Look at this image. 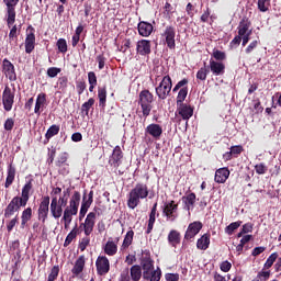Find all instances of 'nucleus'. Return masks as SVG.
<instances>
[{"label": "nucleus", "mask_w": 281, "mask_h": 281, "mask_svg": "<svg viewBox=\"0 0 281 281\" xmlns=\"http://www.w3.org/2000/svg\"><path fill=\"white\" fill-rule=\"evenodd\" d=\"M148 198V186L144 183H137L128 193L127 207L135 210L140 203V199Z\"/></svg>", "instance_id": "nucleus-1"}, {"label": "nucleus", "mask_w": 281, "mask_h": 281, "mask_svg": "<svg viewBox=\"0 0 281 281\" xmlns=\"http://www.w3.org/2000/svg\"><path fill=\"white\" fill-rule=\"evenodd\" d=\"M80 192L75 191L69 200V204L65 207L63 220L74 221V216H78V209L80 207Z\"/></svg>", "instance_id": "nucleus-2"}, {"label": "nucleus", "mask_w": 281, "mask_h": 281, "mask_svg": "<svg viewBox=\"0 0 281 281\" xmlns=\"http://www.w3.org/2000/svg\"><path fill=\"white\" fill-rule=\"evenodd\" d=\"M153 101L154 95L149 90L140 91L138 104L140 105L144 117H148V115H150V111H153Z\"/></svg>", "instance_id": "nucleus-3"}, {"label": "nucleus", "mask_w": 281, "mask_h": 281, "mask_svg": "<svg viewBox=\"0 0 281 281\" xmlns=\"http://www.w3.org/2000/svg\"><path fill=\"white\" fill-rule=\"evenodd\" d=\"M170 91H172V79L170 76H165L159 86L156 87V95L159 100H166L170 95Z\"/></svg>", "instance_id": "nucleus-4"}, {"label": "nucleus", "mask_w": 281, "mask_h": 281, "mask_svg": "<svg viewBox=\"0 0 281 281\" xmlns=\"http://www.w3.org/2000/svg\"><path fill=\"white\" fill-rule=\"evenodd\" d=\"M7 7V25L12 27L16 21V5H19V0H3Z\"/></svg>", "instance_id": "nucleus-5"}, {"label": "nucleus", "mask_w": 281, "mask_h": 281, "mask_svg": "<svg viewBox=\"0 0 281 281\" xmlns=\"http://www.w3.org/2000/svg\"><path fill=\"white\" fill-rule=\"evenodd\" d=\"M140 267L143 269V279L150 280V276L157 270H155V265L150 255L145 254L140 259Z\"/></svg>", "instance_id": "nucleus-6"}, {"label": "nucleus", "mask_w": 281, "mask_h": 281, "mask_svg": "<svg viewBox=\"0 0 281 281\" xmlns=\"http://www.w3.org/2000/svg\"><path fill=\"white\" fill-rule=\"evenodd\" d=\"M2 104L4 111H12V106H14V89L12 90L10 87L5 86L2 92Z\"/></svg>", "instance_id": "nucleus-7"}, {"label": "nucleus", "mask_w": 281, "mask_h": 281, "mask_svg": "<svg viewBox=\"0 0 281 281\" xmlns=\"http://www.w3.org/2000/svg\"><path fill=\"white\" fill-rule=\"evenodd\" d=\"M49 196L46 195L42 199L40 206L37 209V218L42 223H45L47 221V216H49Z\"/></svg>", "instance_id": "nucleus-8"}, {"label": "nucleus", "mask_w": 281, "mask_h": 281, "mask_svg": "<svg viewBox=\"0 0 281 281\" xmlns=\"http://www.w3.org/2000/svg\"><path fill=\"white\" fill-rule=\"evenodd\" d=\"M95 218H97V213L95 212H90L85 222L81 223L80 227H83V232L86 236H91L93 234V228L95 227Z\"/></svg>", "instance_id": "nucleus-9"}, {"label": "nucleus", "mask_w": 281, "mask_h": 281, "mask_svg": "<svg viewBox=\"0 0 281 281\" xmlns=\"http://www.w3.org/2000/svg\"><path fill=\"white\" fill-rule=\"evenodd\" d=\"M21 207H23V204H21L19 196H14L4 209V218H11L14 216V212H19Z\"/></svg>", "instance_id": "nucleus-10"}, {"label": "nucleus", "mask_w": 281, "mask_h": 281, "mask_svg": "<svg viewBox=\"0 0 281 281\" xmlns=\"http://www.w3.org/2000/svg\"><path fill=\"white\" fill-rule=\"evenodd\" d=\"M95 266L99 276H106V273L111 271V263L109 262V258H106V256H99L95 261Z\"/></svg>", "instance_id": "nucleus-11"}, {"label": "nucleus", "mask_w": 281, "mask_h": 281, "mask_svg": "<svg viewBox=\"0 0 281 281\" xmlns=\"http://www.w3.org/2000/svg\"><path fill=\"white\" fill-rule=\"evenodd\" d=\"M123 157L124 154L122 153V147L115 146L109 159L110 166H112L113 168H120V166H122Z\"/></svg>", "instance_id": "nucleus-12"}, {"label": "nucleus", "mask_w": 281, "mask_h": 281, "mask_svg": "<svg viewBox=\"0 0 281 281\" xmlns=\"http://www.w3.org/2000/svg\"><path fill=\"white\" fill-rule=\"evenodd\" d=\"M162 36L169 49H175V47H177V44L175 42V36H177V32L175 31L173 26H167L165 29V32L162 33Z\"/></svg>", "instance_id": "nucleus-13"}, {"label": "nucleus", "mask_w": 281, "mask_h": 281, "mask_svg": "<svg viewBox=\"0 0 281 281\" xmlns=\"http://www.w3.org/2000/svg\"><path fill=\"white\" fill-rule=\"evenodd\" d=\"M145 133L154 139H161V135H164V128L157 123H151L145 128Z\"/></svg>", "instance_id": "nucleus-14"}, {"label": "nucleus", "mask_w": 281, "mask_h": 281, "mask_svg": "<svg viewBox=\"0 0 281 281\" xmlns=\"http://www.w3.org/2000/svg\"><path fill=\"white\" fill-rule=\"evenodd\" d=\"M177 210H179V204H175V201H171L165 205L164 214L167 217V221H176L177 220Z\"/></svg>", "instance_id": "nucleus-15"}, {"label": "nucleus", "mask_w": 281, "mask_h": 281, "mask_svg": "<svg viewBox=\"0 0 281 281\" xmlns=\"http://www.w3.org/2000/svg\"><path fill=\"white\" fill-rule=\"evenodd\" d=\"M201 229H203V224L201 222L191 223L184 234L186 240H192V238H194V236H196V234H199Z\"/></svg>", "instance_id": "nucleus-16"}, {"label": "nucleus", "mask_w": 281, "mask_h": 281, "mask_svg": "<svg viewBox=\"0 0 281 281\" xmlns=\"http://www.w3.org/2000/svg\"><path fill=\"white\" fill-rule=\"evenodd\" d=\"M32 180L26 182L24 187L22 188L21 196H18V201H20V204L22 207H25L27 205V201H30V192H32Z\"/></svg>", "instance_id": "nucleus-17"}, {"label": "nucleus", "mask_w": 281, "mask_h": 281, "mask_svg": "<svg viewBox=\"0 0 281 281\" xmlns=\"http://www.w3.org/2000/svg\"><path fill=\"white\" fill-rule=\"evenodd\" d=\"M177 113L178 115H181L182 120L188 121L194 115V110L186 103H180L177 105Z\"/></svg>", "instance_id": "nucleus-18"}, {"label": "nucleus", "mask_w": 281, "mask_h": 281, "mask_svg": "<svg viewBox=\"0 0 281 281\" xmlns=\"http://www.w3.org/2000/svg\"><path fill=\"white\" fill-rule=\"evenodd\" d=\"M117 243H120V237H116L114 240L113 237H110L103 247L104 254L106 256H115L117 254Z\"/></svg>", "instance_id": "nucleus-19"}, {"label": "nucleus", "mask_w": 281, "mask_h": 281, "mask_svg": "<svg viewBox=\"0 0 281 281\" xmlns=\"http://www.w3.org/2000/svg\"><path fill=\"white\" fill-rule=\"evenodd\" d=\"M64 210H63V205H60L58 203V198L57 196H53L52 201H50V214L53 216V218H60V216H63L64 214Z\"/></svg>", "instance_id": "nucleus-20"}, {"label": "nucleus", "mask_w": 281, "mask_h": 281, "mask_svg": "<svg viewBox=\"0 0 281 281\" xmlns=\"http://www.w3.org/2000/svg\"><path fill=\"white\" fill-rule=\"evenodd\" d=\"M251 22H249V20H245L243 19L240 22H239V25L237 27L238 30V35L239 36H251Z\"/></svg>", "instance_id": "nucleus-21"}, {"label": "nucleus", "mask_w": 281, "mask_h": 281, "mask_svg": "<svg viewBox=\"0 0 281 281\" xmlns=\"http://www.w3.org/2000/svg\"><path fill=\"white\" fill-rule=\"evenodd\" d=\"M136 52L140 56H148L150 54V41L142 40L136 44Z\"/></svg>", "instance_id": "nucleus-22"}, {"label": "nucleus", "mask_w": 281, "mask_h": 281, "mask_svg": "<svg viewBox=\"0 0 281 281\" xmlns=\"http://www.w3.org/2000/svg\"><path fill=\"white\" fill-rule=\"evenodd\" d=\"M36 45V35H34V32H30L26 34L25 38V52L26 54H32L34 52V47Z\"/></svg>", "instance_id": "nucleus-23"}, {"label": "nucleus", "mask_w": 281, "mask_h": 281, "mask_svg": "<svg viewBox=\"0 0 281 281\" xmlns=\"http://www.w3.org/2000/svg\"><path fill=\"white\" fill-rule=\"evenodd\" d=\"M229 179V169L221 168L215 171L216 183H225Z\"/></svg>", "instance_id": "nucleus-24"}, {"label": "nucleus", "mask_w": 281, "mask_h": 281, "mask_svg": "<svg viewBox=\"0 0 281 281\" xmlns=\"http://www.w3.org/2000/svg\"><path fill=\"white\" fill-rule=\"evenodd\" d=\"M85 256H80L76 262L74 268L71 269V273L72 276H80L82 273V271H85Z\"/></svg>", "instance_id": "nucleus-25"}, {"label": "nucleus", "mask_w": 281, "mask_h": 281, "mask_svg": "<svg viewBox=\"0 0 281 281\" xmlns=\"http://www.w3.org/2000/svg\"><path fill=\"white\" fill-rule=\"evenodd\" d=\"M138 33L140 36H150L153 34V24L148 22H139L138 23Z\"/></svg>", "instance_id": "nucleus-26"}, {"label": "nucleus", "mask_w": 281, "mask_h": 281, "mask_svg": "<svg viewBox=\"0 0 281 281\" xmlns=\"http://www.w3.org/2000/svg\"><path fill=\"white\" fill-rule=\"evenodd\" d=\"M168 243L171 247H177L181 243V233L178 231H170L168 234Z\"/></svg>", "instance_id": "nucleus-27"}, {"label": "nucleus", "mask_w": 281, "mask_h": 281, "mask_svg": "<svg viewBox=\"0 0 281 281\" xmlns=\"http://www.w3.org/2000/svg\"><path fill=\"white\" fill-rule=\"evenodd\" d=\"M14 177H16V168H14L12 165H9L4 188H10V186L14 183Z\"/></svg>", "instance_id": "nucleus-28"}, {"label": "nucleus", "mask_w": 281, "mask_h": 281, "mask_svg": "<svg viewBox=\"0 0 281 281\" xmlns=\"http://www.w3.org/2000/svg\"><path fill=\"white\" fill-rule=\"evenodd\" d=\"M156 216H157V203H155L154 206L151 207L146 234H150V232H153V227H155Z\"/></svg>", "instance_id": "nucleus-29"}, {"label": "nucleus", "mask_w": 281, "mask_h": 281, "mask_svg": "<svg viewBox=\"0 0 281 281\" xmlns=\"http://www.w3.org/2000/svg\"><path fill=\"white\" fill-rule=\"evenodd\" d=\"M182 201H183L187 210L190 211V210H192V207H194V204L196 203V194L189 193L182 198Z\"/></svg>", "instance_id": "nucleus-30"}, {"label": "nucleus", "mask_w": 281, "mask_h": 281, "mask_svg": "<svg viewBox=\"0 0 281 281\" xmlns=\"http://www.w3.org/2000/svg\"><path fill=\"white\" fill-rule=\"evenodd\" d=\"M196 247L205 251V249L210 247V234L202 235L201 238L198 239Z\"/></svg>", "instance_id": "nucleus-31"}, {"label": "nucleus", "mask_w": 281, "mask_h": 281, "mask_svg": "<svg viewBox=\"0 0 281 281\" xmlns=\"http://www.w3.org/2000/svg\"><path fill=\"white\" fill-rule=\"evenodd\" d=\"M30 221H32V207H26L21 215V228L24 229Z\"/></svg>", "instance_id": "nucleus-32"}, {"label": "nucleus", "mask_w": 281, "mask_h": 281, "mask_svg": "<svg viewBox=\"0 0 281 281\" xmlns=\"http://www.w3.org/2000/svg\"><path fill=\"white\" fill-rule=\"evenodd\" d=\"M130 273H131V279L133 281L142 280V266L139 265L132 266V268L130 269Z\"/></svg>", "instance_id": "nucleus-33"}, {"label": "nucleus", "mask_w": 281, "mask_h": 281, "mask_svg": "<svg viewBox=\"0 0 281 281\" xmlns=\"http://www.w3.org/2000/svg\"><path fill=\"white\" fill-rule=\"evenodd\" d=\"M76 236H78V225L77 224L71 229V232L67 235L65 243H64V247H69L71 245V243L74 241V239H76Z\"/></svg>", "instance_id": "nucleus-34"}, {"label": "nucleus", "mask_w": 281, "mask_h": 281, "mask_svg": "<svg viewBox=\"0 0 281 281\" xmlns=\"http://www.w3.org/2000/svg\"><path fill=\"white\" fill-rule=\"evenodd\" d=\"M19 41V29L16 25H13L9 33V43L10 45H16Z\"/></svg>", "instance_id": "nucleus-35"}, {"label": "nucleus", "mask_w": 281, "mask_h": 281, "mask_svg": "<svg viewBox=\"0 0 281 281\" xmlns=\"http://www.w3.org/2000/svg\"><path fill=\"white\" fill-rule=\"evenodd\" d=\"M45 102H47L46 94L40 93L36 99L34 113H36V114L41 113V106H43V104H45Z\"/></svg>", "instance_id": "nucleus-36"}, {"label": "nucleus", "mask_w": 281, "mask_h": 281, "mask_svg": "<svg viewBox=\"0 0 281 281\" xmlns=\"http://www.w3.org/2000/svg\"><path fill=\"white\" fill-rule=\"evenodd\" d=\"M133 236H135V233L133 231H128L124 237L122 249H128L131 245H133Z\"/></svg>", "instance_id": "nucleus-37"}, {"label": "nucleus", "mask_w": 281, "mask_h": 281, "mask_svg": "<svg viewBox=\"0 0 281 281\" xmlns=\"http://www.w3.org/2000/svg\"><path fill=\"white\" fill-rule=\"evenodd\" d=\"M186 98H188V87L181 88L178 92L176 104H183L186 102Z\"/></svg>", "instance_id": "nucleus-38"}, {"label": "nucleus", "mask_w": 281, "mask_h": 281, "mask_svg": "<svg viewBox=\"0 0 281 281\" xmlns=\"http://www.w3.org/2000/svg\"><path fill=\"white\" fill-rule=\"evenodd\" d=\"M67 159H69V154L67 151L61 153L55 161V166H57V168H63V166L67 164Z\"/></svg>", "instance_id": "nucleus-39"}, {"label": "nucleus", "mask_w": 281, "mask_h": 281, "mask_svg": "<svg viewBox=\"0 0 281 281\" xmlns=\"http://www.w3.org/2000/svg\"><path fill=\"white\" fill-rule=\"evenodd\" d=\"M89 207H91V202H87V194H85L80 207V218H83L87 212H89Z\"/></svg>", "instance_id": "nucleus-40"}, {"label": "nucleus", "mask_w": 281, "mask_h": 281, "mask_svg": "<svg viewBox=\"0 0 281 281\" xmlns=\"http://www.w3.org/2000/svg\"><path fill=\"white\" fill-rule=\"evenodd\" d=\"M257 5L259 12H269V8H271V0H258Z\"/></svg>", "instance_id": "nucleus-41"}, {"label": "nucleus", "mask_w": 281, "mask_h": 281, "mask_svg": "<svg viewBox=\"0 0 281 281\" xmlns=\"http://www.w3.org/2000/svg\"><path fill=\"white\" fill-rule=\"evenodd\" d=\"M58 133H60V126L58 125H52L47 132H46V139L49 140L52 139V137H54L55 135H58Z\"/></svg>", "instance_id": "nucleus-42"}, {"label": "nucleus", "mask_w": 281, "mask_h": 281, "mask_svg": "<svg viewBox=\"0 0 281 281\" xmlns=\"http://www.w3.org/2000/svg\"><path fill=\"white\" fill-rule=\"evenodd\" d=\"M240 225H243V222H233V223H231L225 228L226 234H228V236H232L234 234V232H236V229H238V227H240Z\"/></svg>", "instance_id": "nucleus-43"}, {"label": "nucleus", "mask_w": 281, "mask_h": 281, "mask_svg": "<svg viewBox=\"0 0 281 281\" xmlns=\"http://www.w3.org/2000/svg\"><path fill=\"white\" fill-rule=\"evenodd\" d=\"M93 104H95V100L93 98H90L81 105L82 113H85V115H89V110L91 109V106H93Z\"/></svg>", "instance_id": "nucleus-44"}, {"label": "nucleus", "mask_w": 281, "mask_h": 281, "mask_svg": "<svg viewBox=\"0 0 281 281\" xmlns=\"http://www.w3.org/2000/svg\"><path fill=\"white\" fill-rule=\"evenodd\" d=\"M98 98H99V105L104 108L106 104V89L104 88L99 89Z\"/></svg>", "instance_id": "nucleus-45"}, {"label": "nucleus", "mask_w": 281, "mask_h": 281, "mask_svg": "<svg viewBox=\"0 0 281 281\" xmlns=\"http://www.w3.org/2000/svg\"><path fill=\"white\" fill-rule=\"evenodd\" d=\"M276 260H278V252H273L268 257V259L263 266L265 269H271V267H273V262H276Z\"/></svg>", "instance_id": "nucleus-46"}, {"label": "nucleus", "mask_w": 281, "mask_h": 281, "mask_svg": "<svg viewBox=\"0 0 281 281\" xmlns=\"http://www.w3.org/2000/svg\"><path fill=\"white\" fill-rule=\"evenodd\" d=\"M225 64L221 61H212L211 63V71H224Z\"/></svg>", "instance_id": "nucleus-47"}, {"label": "nucleus", "mask_w": 281, "mask_h": 281, "mask_svg": "<svg viewBox=\"0 0 281 281\" xmlns=\"http://www.w3.org/2000/svg\"><path fill=\"white\" fill-rule=\"evenodd\" d=\"M58 273H60V268L58 266H54L48 274L47 281H55L58 278Z\"/></svg>", "instance_id": "nucleus-48"}, {"label": "nucleus", "mask_w": 281, "mask_h": 281, "mask_svg": "<svg viewBox=\"0 0 281 281\" xmlns=\"http://www.w3.org/2000/svg\"><path fill=\"white\" fill-rule=\"evenodd\" d=\"M57 47L61 54H67V41L65 38H59L57 41Z\"/></svg>", "instance_id": "nucleus-49"}, {"label": "nucleus", "mask_w": 281, "mask_h": 281, "mask_svg": "<svg viewBox=\"0 0 281 281\" xmlns=\"http://www.w3.org/2000/svg\"><path fill=\"white\" fill-rule=\"evenodd\" d=\"M2 69L3 71H14V65L8 59L2 61Z\"/></svg>", "instance_id": "nucleus-50"}, {"label": "nucleus", "mask_w": 281, "mask_h": 281, "mask_svg": "<svg viewBox=\"0 0 281 281\" xmlns=\"http://www.w3.org/2000/svg\"><path fill=\"white\" fill-rule=\"evenodd\" d=\"M270 276H271L270 271H261V272L258 273L257 280L258 281H267V280H269Z\"/></svg>", "instance_id": "nucleus-51"}, {"label": "nucleus", "mask_w": 281, "mask_h": 281, "mask_svg": "<svg viewBox=\"0 0 281 281\" xmlns=\"http://www.w3.org/2000/svg\"><path fill=\"white\" fill-rule=\"evenodd\" d=\"M220 269L221 271H223L224 273H227L228 271H231L232 269V262L229 261H223L221 265H220Z\"/></svg>", "instance_id": "nucleus-52"}, {"label": "nucleus", "mask_w": 281, "mask_h": 281, "mask_svg": "<svg viewBox=\"0 0 281 281\" xmlns=\"http://www.w3.org/2000/svg\"><path fill=\"white\" fill-rule=\"evenodd\" d=\"M89 243H91V239L89 238V236L83 237L79 244V247L81 249V251H85V249H87V247H89Z\"/></svg>", "instance_id": "nucleus-53"}, {"label": "nucleus", "mask_w": 281, "mask_h": 281, "mask_svg": "<svg viewBox=\"0 0 281 281\" xmlns=\"http://www.w3.org/2000/svg\"><path fill=\"white\" fill-rule=\"evenodd\" d=\"M131 45H132L131 40H124V41L122 42L121 52H123L124 54H126V52L131 49Z\"/></svg>", "instance_id": "nucleus-54"}, {"label": "nucleus", "mask_w": 281, "mask_h": 281, "mask_svg": "<svg viewBox=\"0 0 281 281\" xmlns=\"http://www.w3.org/2000/svg\"><path fill=\"white\" fill-rule=\"evenodd\" d=\"M255 170L257 175H265V172H267V167L265 166V164L260 162L255 166Z\"/></svg>", "instance_id": "nucleus-55"}, {"label": "nucleus", "mask_w": 281, "mask_h": 281, "mask_svg": "<svg viewBox=\"0 0 281 281\" xmlns=\"http://www.w3.org/2000/svg\"><path fill=\"white\" fill-rule=\"evenodd\" d=\"M250 232H254V224L246 223L243 225L241 234H249Z\"/></svg>", "instance_id": "nucleus-56"}, {"label": "nucleus", "mask_w": 281, "mask_h": 281, "mask_svg": "<svg viewBox=\"0 0 281 281\" xmlns=\"http://www.w3.org/2000/svg\"><path fill=\"white\" fill-rule=\"evenodd\" d=\"M186 85H188V79H182L180 80L173 88V93L179 91V89H183L186 87Z\"/></svg>", "instance_id": "nucleus-57"}, {"label": "nucleus", "mask_w": 281, "mask_h": 281, "mask_svg": "<svg viewBox=\"0 0 281 281\" xmlns=\"http://www.w3.org/2000/svg\"><path fill=\"white\" fill-rule=\"evenodd\" d=\"M149 281H159L161 280V270L157 269L155 272H153V276L148 279Z\"/></svg>", "instance_id": "nucleus-58"}, {"label": "nucleus", "mask_w": 281, "mask_h": 281, "mask_svg": "<svg viewBox=\"0 0 281 281\" xmlns=\"http://www.w3.org/2000/svg\"><path fill=\"white\" fill-rule=\"evenodd\" d=\"M213 58L215 60H225V53L221 50H214L213 52Z\"/></svg>", "instance_id": "nucleus-59"}, {"label": "nucleus", "mask_w": 281, "mask_h": 281, "mask_svg": "<svg viewBox=\"0 0 281 281\" xmlns=\"http://www.w3.org/2000/svg\"><path fill=\"white\" fill-rule=\"evenodd\" d=\"M16 223H19V217H14L12 218L8 224H7V231L8 232H12V229H14V226L16 225Z\"/></svg>", "instance_id": "nucleus-60"}, {"label": "nucleus", "mask_w": 281, "mask_h": 281, "mask_svg": "<svg viewBox=\"0 0 281 281\" xmlns=\"http://www.w3.org/2000/svg\"><path fill=\"white\" fill-rule=\"evenodd\" d=\"M14 128V120L13 119H8L4 122V131H12Z\"/></svg>", "instance_id": "nucleus-61"}, {"label": "nucleus", "mask_w": 281, "mask_h": 281, "mask_svg": "<svg viewBox=\"0 0 281 281\" xmlns=\"http://www.w3.org/2000/svg\"><path fill=\"white\" fill-rule=\"evenodd\" d=\"M231 153L233 155H240V153H243V146H240V145L232 146Z\"/></svg>", "instance_id": "nucleus-62"}, {"label": "nucleus", "mask_w": 281, "mask_h": 281, "mask_svg": "<svg viewBox=\"0 0 281 281\" xmlns=\"http://www.w3.org/2000/svg\"><path fill=\"white\" fill-rule=\"evenodd\" d=\"M165 278L167 281H179V273H167Z\"/></svg>", "instance_id": "nucleus-63"}, {"label": "nucleus", "mask_w": 281, "mask_h": 281, "mask_svg": "<svg viewBox=\"0 0 281 281\" xmlns=\"http://www.w3.org/2000/svg\"><path fill=\"white\" fill-rule=\"evenodd\" d=\"M120 281H131V277L128 276V268L123 270L120 277Z\"/></svg>", "instance_id": "nucleus-64"}]
</instances>
